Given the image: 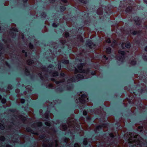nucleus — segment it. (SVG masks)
Returning a JSON list of instances; mask_svg holds the SVG:
<instances>
[{
	"label": "nucleus",
	"instance_id": "f257e3e1",
	"mask_svg": "<svg viewBox=\"0 0 147 147\" xmlns=\"http://www.w3.org/2000/svg\"><path fill=\"white\" fill-rule=\"evenodd\" d=\"M129 142H135V144H142L143 143V139L140 137L139 136H135L133 137L131 136V137L129 139Z\"/></svg>",
	"mask_w": 147,
	"mask_h": 147
},
{
	"label": "nucleus",
	"instance_id": "f03ea898",
	"mask_svg": "<svg viewBox=\"0 0 147 147\" xmlns=\"http://www.w3.org/2000/svg\"><path fill=\"white\" fill-rule=\"evenodd\" d=\"M83 64H80L79 65L78 67V70H77L76 69V68L75 73H76L77 71L78 70L79 72H81V73H82V74H85L86 75H87L89 71L88 70H87L86 71H85V70H84V69H82L83 67Z\"/></svg>",
	"mask_w": 147,
	"mask_h": 147
},
{
	"label": "nucleus",
	"instance_id": "7ed1b4c3",
	"mask_svg": "<svg viewBox=\"0 0 147 147\" xmlns=\"http://www.w3.org/2000/svg\"><path fill=\"white\" fill-rule=\"evenodd\" d=\"M86 78V77H84L83 76L82 74H78L76 78V79H74V80H72L71 81V82H77L80 80H81V79H83V78Z\"/></svg>",
	"mask_w": 147,
	"mask_h": 147
},
{
	"label": "nucleus",
	"instance_id": "20e7f679",
	"mask_svg": "<svg viewBox=\"0 0 147 147\" xmlns=\"http://www.w3.org/2000/svg\"><path fill=\"white\" fill-rule=\"evenodd\" d=\"M86 95L83 94L82 95L81 98H79V100L82 103H84L86 99H88Z\"/></svg>",
	"mask_w": 147,
	"mask_h": 147
},
{
	"label": "nucleus",
	"instance_id": "39448f33",
	"mask_svg": "<svg viewBox=\"0 0 147 147\" xmlns=\"http://www.w3.org/2000/svg\"><path fill=\"white\" fill-rule=\"evenodd\" d=\"M119 53L121 55V57H118L117 59L119 61H122L124 57V55L125 54V53L123 51H119Z\"/></svg>",
	"mask_w": 147,
	"mask_h": 147
},
{
	"label": "nucleus",
	"instance_id": "423d86ee",
	"mask_svg": "<svg viewBox=\"0 0 147 147\" xmlns=\"http://www.w3.org/2000/svg\"><path fill=\"white\" fill-rule=\"evenodd\" d=\"M125 47L127 48H129L130 47V44L129 42H127L125 43Z\"/></svg>",
	"mask_w": 147,
	"mask_h": 147
},
{
	"label": "nucleus",
	"instance_id": "0eeeda50",
	"mask_svg": "<svg viewBox=\"0 0 147 147\" xmlns=\"http://www.w3.org/2000/svg\"><path fill=\"white\" fill-rule=\"evenodd\" d=\"M106 52L108 53H110L111 52V48L109 47L107 48L106 49Z\"/></svg>",
	"mask_w": 147,
	"mask_h": 147
},
{
	"label": "nucleus",
	"instance_id": "6e6552de",
	"mask_svg": "<svg viewBox=\"0 0 147 147\" xmlns=\"http://www.w3.org/2000/svg\"><path fill=\"white\" fill-rule=\"evenodd\" d=\"M27 62L28 65H30L32 63L33 61L32 60H29Z\"/></svg>",
	"mask_w": 147,
	"mask_h": 147
},
{
	"label": "nucleus",
	"instance_id": "1a4fd4ad",
	"mask_svg": "<svg viewBox=\"0 0 147 147\" xmlns=\"http://www.w3.org/2000/svg\"><path fill=\"white\" fill-rule=\"evenodd\" d=\"M131 63L132 65H134L136 64V62L135 61H131Z\"/></svg>",
	"mask_w": 147,
	"mask_h": 147
},
{
	"label": "nucleus",
	"instance_id": "9d476101",
	"mask_svg": "<svg viewBox=\"0 0 147 147\" xmlns=\"http://www.w3.org/2000/svg\"><path fill=\"white\" fill-rule=\"evenodd\" d=\"M74 147H79V145L78 143H76L74 145Z\"/></svg>",
	"mask_w": 147,
	"mask_h": 147
},
{
	"label": "nucleus",
	"instance_id": "9b49d317",
	"mask_svg": "<svg viewBox=\"0 0 147 147\" xmlns=\"http://www.w3.org/2000/svg\"><path fill=\"white\" fill-rule=\"evenodd\" d=\"M1 102L3 103H4L6 102V100L5 99H3L2 100Z\"/></svg>",
	"mask_w": 147,
	"mask_h": 147
},
{
	"label": "nucleus",
	"instance_id": "f8f14e48",
	"mask_svg": "<svg viewBox=\"0 0 147 147\" xmlns=\"http://www.w3.org/2000/svg\"><path fill=\"white\" fill-rule=\"evenodd\" d=\"M0 140L1 141H4L5 140V138L4 137H1L0 138Z\"/></svg>",
	"mask_w": 147,
	"mask_h": 147
},
{
	"label": "nucleus",
	"instance_id": "ddd939ff",
	"mask_svg": "<svg viewBox=\"0 0 147 147\" xmlns=\"http://www.w3.org/2000/svg\"><path fill=\"white\" fill-rule=\"evenodd\" d=\"M106 42L108 43H110L111 42V40L110 39H108L107 40Z\"/></svg>",
	"mask_w": 147,
	"mask_h": 147
},
{
	"label": "nucleus",
	"instance_id": "4468645a",
	"mask_svg": "<svg viewBox=\"0 0 147 147\" xmlns=\"http://www.w3.org/2000/svg\"><path fill=\"white\" fill-rule=\"evenodd\" d=\"M63 63L65 64H67L69 63V61L67 60H66L63 62Z\"/></svg>",
	"mask_w": 147,
	"mask_h": 147
},
{
	"label": "nucleus",
	"instance_id": "2eb2a0df",
	"mask_svg": "<svg viewBox=\"0 0 147 147\" xmlns=\"http://www.w3.org/2000/svg\"><path fill=\"white\" fill-rule=\"evenodd\" d=\"M52 26L54 27H57V25L56 24L54 23L53 24Z\"/></svg>",
	"mask_w": 147,
	"mask_h": 147
},
{
	"label": "nucleus",
	"instance_id": "dca6fc26",
	"mask_svg": "<svg viewBox=\"0 0 147 147\" xmlns=\"http://www.w3.org/2000/svg\"><path fill=\"white\" fill-rule=\"evenodd\" d=\"M45 123V124L47 126H49L50 125V124L49 123L46 122Z\"/></svg>",
	"mask_w": 147,
	"mask_h": 147
},
{
	"label": "nucleus",
	"instance_id": "f3484780",
	"mask_svg": "<svg viewBox=\"0 0 147 147\" xmlns=\"http://www.w3.org/2000/svg\"><path fill=\"white\" fill-rule=\"evenodd\" d=\"M83 114L84 115H86L87 114V112H86V111H84L83 112Z\"/></svg>",
	"mask_w": 147,
	"mask_h": 147
},
{
	"label": "nucleus",
	"instance_id": "a211bd4d",
	"mask_svg": "<svg viewBox=\"0 0 147 147\" xmlns=\"http://www.w3.org/2000/svg\"><path fill=\"white\" fill-rule=\"evenodd\" d=\"M21 102L22 103H23L24 102V99H22L21 100Z\"/></svg>",
	"mask_w": 147,
	"mask_h": 147
},
{
	"label": "nucleus",
	"instance_id": "6ab92c4d",
	"mask_svg": "<svg viewBox=\"0 0 147 147\" xmlns=\"http://www.w3.org/2000/svg\"><path fill=\"white\" fill-rule=\"evenodd\" d=\"M87 141H84V144L85 145H86L87 144Z\"/></svg>",
	"mask_w": 147,
	"mask_h": 147
},
{
	"label": "nucleus",
	"instance_id": "aec40b11",
	"mask_svg": "<svg viewBox=\"0 0 147 147\" xmlns=\"http://www.w3.org/2000/svg\"><path fill=\"white\" fill-rule=\"evenodd\" d=\"M63 9H62V8H61V10L62 11H64L65 9V7H63Z\"/></svg>",
	"mask_w": 147,
	"mask_h": 147
},
{
	"label": "nucleus",
	"instance_id": "412c9836",
	"mask_svg": "<svg viewBox=\"0 0 147 147\" xmlns=\"http://www.w3.org/2000/svg\"><path fill=\"white\" fill-rule=\"evenodd\" d=\"M124 43H122V44L121 45L123 49L124 48Z\"/></svg>",
	"mask_w": 147,
	"mask_h": 147
},
{
	"label": "nucleus",
	"instance_id": "4be33fe9",
	"mask_svg": "<svg viewBox=\"0 0 147 147\" xmlns=\"http://www.w3.org/2000/svg\"><path fill=\"white\" fill-rule=\"evenodd\" d=\"M69 36V34L68 33H67L65 34V36L66 37H67Z\"/></svg>",
	"mask_w": 147,
	"mask_h": 147
},
{
	"label": "nucleus",
	"instance_id": "5701e85b",
	"mask_svg": "<svg viewBox=\"0 0 147 147\" xmlns=\"http://www.w3.org/2000/svg\"><path fill=\"white\" fill-rule=\"evenodd\" d=\"M110 136L111 137H114L113 135L112 134H110Z\"/></svg>",
	"mask_w": 147,
	"mask_h": 147
},
{
	"label": "nucleus",
	"instance_id": "b1692460",
	"mask_svg": "<svg viewBox=\"0 0 147 147\" xmlns=\"http://www.w3.org/2000/svg\"><path fill=\"white\" fill-rule=\"evenodd\" d=\"M42 125V123L41 122H40L39 123V124L38 125L39 126H40L41 125Z\"/></svg>",
	"mask_w": 147,
	"mask_h": 147
},
{
	"label": "nucleus",
	"instance_id": "393cba45",
	"mask_svg": "<svg viewBox=\"0 0 147 147\" xmlns=\"http://www.w3.org/2000/svg\"><path fill=\"white\" fill-rule=\"evenodd\" d=\"M91 74L92 75H94L95 74V72L94 71V72H92V73H91Z\"/></svg>",
	"mask_w": 147,
	"mask_h": 147
},
{
	"label": "nucleus",
	"instance_id": "a878e982",
	"mask_svg": "<svg viewBox=\"0 0 147 147\" xmlns=\"http://www.w3.org/2000/svg\"><path fill=\"white\" fill-rule=\"evenodd\" d=\"M62 1L65 3L66 2V0H62Z\"/></svg>",
	"mask_w": 147,
	"mask_h": 147
},
{
	"label": "nucleus",
	"instance_id": "bb28decb",
	"mask_svg": "<svg viewBox=\"0 0 147 147\" xmlns=\"http://www.w3.org/2000/svg\"><path fill=\"white\" fill-rule=\"evenodd\" d=\"M145 51H147V46L145 48Z\"/></svg>",
	"mask_w": 147,
	"mask_h": 147
},
{
	"label": "nucleus",
	"instance_id": "cd10ccee",
	"mask_svg": "<svg viewBox=\"0 0 147 147\" xmlns=\"http://www.w3.org/2000/svg\"><path fill=\"white\" fill-rule=\"evenodd\" d=\"M0 128L1 129H3L4 128V127L3 126L2 127H0Z\"/></svg>",
	"mask_w": 147,
	"mask_h": 147
},
{
	"label": "nucleus",
	"instance_id": "c85d7f7f",
	"mask_svg": "<svg viewBox=\"0 0 147 147\" xmlns=\"http://www.w3.org/2000/svg\"><path fill=\"white\" fill-rule=\"evenodd\" d=\"M136 32H134L133 33V34H134V35H135V34H136Z\"/></svg>",
	"mask_w": 147,
	"mask_h": 147
},
{
	"label": "nucleus",
	"instance_id": "c756f323",
	"mask_svg": "<svg viewBox=\"0 0 147 147\" xmlns=\"http://www.w3.org/2000/svg\"><path fill=\"white\" fill-rule=\"evenodd\" d=\"M104 57L106 59H108L106 57V56H104Z\"/></svg>",
	"mask_w": 147,
	"mask_h": 147
},
{
	"label": "nucleus",
	"instance_id": "7c9ffc66",
	"mask_svg": "<svg viewBox=\"0 0 147 147\" xmlns=\"http://www.w3.org/2000/svg\"><path fill=\"white\" fill-rule=\"evenodd\" d=\"M145 2L147 3V0H144Z\"/></svg>",
	"mask_w": 147,
	"mask_h": 147
},
{
	"label": "nucleus",
	"instance_id": "2f4dec72",
	"mask_svg": "<svg viewBox=\"0 0 147 147\" xmlns=\"http://www.w3.org/2000/svg\"><path fill=\"white\" fill-rule=\"evenodd\" d=\"M27 0H23V1L24 2H25L27 1Z\"/></svg>",
	"mask_w": 147,
	"mask_h": 147
},
{
	"label": "nucleus",
	"instance_id": "473e14b6",
	"mask_svg": "<svg viewBox=\"0 0 147 147\" xmlns=\"http://www.w3.org/2000/svg\"><path fill=\"white\" fill-rule=\"evenodd\" d=\"M88 45V46H89V47H90L91 48V45Z\"/></svg>",
	"mask_w": 147,
	"mask_h": 147
},
{
	"label": "nucleus",
	"instance_id": "72a5a7b5",
	"mask_svg": "<svg viewBox=\"0 0 147 147\" xmlns=\"http://www.w3.org/2000/svg\"><path fill=\"white\" fill-rule=\"evenodd\" d=\"M89 43H90V44H91V43H92L90 41V42H89Z\"/></svg>",
	"mask_w": 147,
	"mask_h": 147
},
{
	"label": "nucleus",
	"instance_id": "f704fd0d",
	"mask_svg": "<svg viewBox=\"0 0 147 147\" xmlns=\"http://www.w3.org/2000/svg\"><path fill=\"white\" fill-rule=\"evenodd\" d=\"M145 60H147V59H146L145 58H144V59Z\"/></svg>",
	"mask_w": 147,
	"mask_h": 147
},
{
	"label": "nucleus",
	"instance_id": "c9c22d12",
	"mask_svg": "<svg viewBox=\"0 0 147 147\" xmlns=\"http://www.w3.org/2000/svg\"><path fill=\"white\" fill-rule=\"evenodd\" d=\"M1 98V96L0 95V99Z\"/></svg>",
	"mask_w": 147,
	"mask_h": 147
},
{
	"label": "nucleus",
	"instance_id": "e433bc0d",
	"mask_svg": "<svg viewBox=\"0 0 147 147\" xmlns=\"http://www.w3.org/2000/svg\"><path fill=\"white\" fill-rule=\"evenodd\" d=\"M56 75H57V73H56Z\"/></svg>",
	"mask_w": 147,
	"mask_h": 147
}]
</instances>
